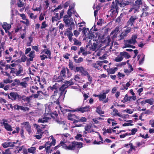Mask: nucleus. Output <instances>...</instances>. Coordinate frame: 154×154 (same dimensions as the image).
<instances>
[{
  "label": "nucleus",
  "mask_w": 154,
  "mask_h": 154,
  "mask_svg": "<svg viewBox=\"0 0 154 154\" xmlns=\"http://www.w3.org/2000/svg\"><path fill=\"white\" fill-rule=\"evenodd\" d=\"M65 84L63 85L59 88V90H57L58 86L56 84L52 86L48 87V89L51 92L54 91V93L51 96V99L53 100L54 103L57 104H59V98L60 97L63 98L66 91V89L68 86L73 85L74 84L73 82L71 80L69 81H66L64 82Z\"/></svg>",
  "instance_id": "nucleus-1"
},
{
  "label": "nucleus",
  "mask_w": 154,
  "mask_h": 154,
  "mask_svg": "<svg viewBox=\"0 0 154 154\" xmlns=\"http://www.w3.org/2000/svg\"><path fill=\"white\" fill-rule=\"evenodd\" d=\"M75 14V11L73 10V8L69 6V9L68 10L67 14L65 15L63 17V20L66 25H69V28L66 29V32L68 30H71L75 28V24L73 22V19L71 17L72 14Z\"/></svg>",
  "instance_id": "nucleus-2"
},
{
  "label": "nucleus",
  "mask_w": 154,
  "mask_h": 154,
  "mask_svg": "<svg viewBox=\"0 0 154 154\" xmlns=\"http://www.w3.org/2000/svg\"><path fill=\"white\" fill-rule=\"evenodd\" d=\"M66 141H61L59 145L54 147V149H56L58 147H61L67 150H73L76 147L81 148L82 147V144L77 142H73L67 146L65 143Z\"/></svg>",
  "instance_id": "nucleus-3"
},
{
  "label": "nucleus",
  "mask_w": 154,
  "mask_h": 154,
  "mask_svg": "<svg viewBox=\"0 0 154 154\" xmlns=\"http://www.w3.org/2000/svg\"><path fill=\"white\" fill-rule=\"evenodd\" d=\"M91 36H89V39L90 40L88 42V44L86 46L87 48L89 46V48L91 50L94 51L97 48L98 41L97 38H94L93 34H91Z\"/></svg>",
  "instance_id": "nucleus-4"
},
{
  "label": "nucleus",
  "mask_w": 154,
  "mask_h": 154,
  "mask_svg": "<svg viewBox=\"0 0 154 154\" xmlns=\"http://www.w3.org/2000/svg\"><path fill=\"white\" fill-rule=\"evenodd\" d=\"M137 38V35H133L131 39L128 40H126L125 41V46L123 47V48L127 47L131 48H135V46L132 45H134L137 43L136 39Z\"/></svg>",
  "instance_id": "nucleus-5"
},
{
  "label": "nucleus",
  "mask_w": 154,
  "mask_h": 154,
  "mask_svg": "<svg viewBox=\"0 0 154 154\" xmlns=\"http://www.w3.org/2000/svg\"><path fill=\"white\" fill-rule=\"evenodd\" d=\"M131 56L129 54L126 52L123 51L121 52L119 55L115 58V61L117 62H120L122 60L124 57L126 59H129Z\"/></svg>",
  "instance_id": "nucleus-6"
},
{
  "label": "nucleus",
  "mask_w": 154,
  "mask_h": 154,
  "mask_svg": "<svg viewBox=\"0 0 154 154\" xmlns=\"http://www.w3.org/2000/svg\"><path fill=\"white\" fill-rule=\"evenodd\" d=\"M60 74L64 78H69L71 75V73L67 68H63L60 72Z\"/></svg>",
  "instance_id": "nucleus-7"
},
{
  "label": "nucleus",
  "mask_w": 154,
  "mask_h": 154,
  "mask_svg": "<svg viewBox=\"0 0 154 154\" xmlns=\"http://www.w3.org/2000/svg\"><path fill=\"white\" fill-rule=\"evenodd\" d=\"M8 98L12 100H15L17 99L19 100L21 98V96L18 94L17 92H11L9 95H8Z\"/></svg>",
  "instance_id": "nucleus-8"
},
{
  "label": "nucleus",
  "mask_w": 154,
  "mask_h": 154,
  "mask_svg": "<svg viewBox=\"0 0 154 154\" xmlns=\"http://www.w3.org/2000/svg\"><path fill=\"white\" fill-rule=\"evenodd\" d=\"M45 114L47 115V116H49L53 109V103L51 102L49 103L48 104L45 105Z\"/></svg>",
  "instance_id": "nucleus-9"
},
{
  "label": "nucleus",
  "mask_w": 154,
  "mask_h": 154,
  "mask_svg": "<svg viewBox=\"0 0 154 154\" xmlns=\"http://www.w3.org/2000/svg\"><path fill=\"white\" fill-rule=\"evenodd\" d=\"M21 127L22 128H25L29 134L31 133V126L28 122H24L21 123Z\"/></svg>",
  "instance_id": "nucleus-10"
},
{
  "label": "nucleus",
  "mask_w": 154,
  "mask_h": 154,
  "mask_svg": "<svg viewBox=\"0 0 154 154\" xmlns=\"http://www.w3.org/2000/svg\"><path fill=\"white\" fill-rule=\"evenodd\" d=\"M13 108L15 109H16L17 110H21L24 112L28 111L29 110V108L21 106H20L18 104L14 105L13 106Z\"/></svg>",
  "instance_id": "nucleus-11"
},
{
  "label": "nucleus",
  "mask_w": 154,
  "mask_h": 154,
  "mask_svg": "<svg viewBox=\"0 0 154 154\" xmlns=\"http://www.w3.org/2000/svg\"><path fill=\"white\" fill-rule=\"evenodd\" d=\"M119 31V29L118 28H116L115 30L111 32L110 33V35H113L111 37L112 41L111 42V44H113V42L115 39V38H116L117 35L118 34V32Z\"/></svg>",
  "instance_id": "nucleus-12"
},
{
  "label": "nucleus",
  "mask_w": 154,
  "mask_h": 154,
  "mask_svg": "<svg viewBox=\"0 0 154 154\" xmlns=\"http://www.w3.org/2000/svg\"><path fill=\"white\" fill-rule=\"evenodd\" d=\"M136 99V97L135 96L128 97L127 94H126L123 100H122V102L125 103L128 101H130L131 100H135Z\"/></svg>",
  "instance_id": "nucleus-13"
},
{
  "label": "nucleus",
  "mask_w": 154,
  "mask_h": 154,
  "mask_svg": "<svg viewBox=\"0 0 154 154\" xmlns=\"http://www.w3.org/2000/svg\"><path fill=\"white\" fill-rule=\"evenodd\" d=\"M99 100L100 101H103L104 103H107L108 101V98H106V95L103 93H100L99 94Z\"/></svg>",
  "instance_id": "nucleus-14"
},
{
  "label": "nucleus",
  "mask_w": 154,
  "mask_h": 154,
  "mask_svg": "<svg viewBox=\"0 0 154 154\" xmlns=\"http://www.w3.org/2000/svg\"><path fill=\"white\" fill-rule=\"evenodd\" d=\"M137 16H132L130 17L129 20L128 22V24L131 26H132L135 20L137 19Z\"/></svg>",
  "instance_id": "nucleus-15"
},
{
  "label": "nucleus",
  "mask_w": 154,
  "mask_h": 154,
  "mask_svg": "<svg viewBox=\"0 0 154 154\" xmlns=\"http://www.w3.org/2000/svg\"><path fill=\"white\" fill-rule=\"evenodd\" d=\"M139 6H133L131 8L129 11V12H131L132 14H135L139 12Z\"/></svg>",
  "instance_id": "nucleus-16"
},
{
  "label": "nucleus",
  "mask_w": 154,
  "mask_h": 154,
  "mask_svg": "<svg viewBox=\"0 0 154 154\" xmlns=\"http://www.w3.org/2000/svg\"><path fill=\"white\" fill-rule=\"evenodd\" d=\"M90 107L88 106H86L85 107H80L79 108H78L75 109L74 111H80L82 112L83 113L85 112L88 111L90 109Z\"/></svg>",
  "instance_id": "nucleus-17"
},
{
  "label": "nucleus",
  "mask_w": 154,
  "mask_h": 154,
  "mask_svg": "<svg viewBox=\"0 0 154 154\" xmlns=\"http://www.w3.org/2000/svg\"><path fill=\"white\" fill-rule=\"evenodd\" d=\"M59 135L60 137L63 138L64 141L69 139L70 138V135L68 133H66L64 134H57L55 135L56 137Z\"/></svg>",
  "instance_id": "nucleus-18"
},
{
  "label": "nucleus",
  "mask_w": 154,
  "mask_h": 154,
  "mask_svg": "<svg viewBox=\"0 0 154 154\" xmlns=\"http://www.w3.org/2000/svg\"><path fill=\"white\" fill-rule=\"evenodd\" d=\"M46 125H42L40 126L39 125H37L36 128L37 129V132L36 134L40 135H42L43 134V132L42 131V130H41L40 128H44L45 127V126H46Z\"/></svg>",
  "instance_id": "nucleus-19"
},
{
  "label": "nucleus",
  "mask_w": 154,
  "mask_h": 154,
  "mask_svg": "<svg viewBox=\"0 0 154 154\" xmlns=\"http://www.w3.org/2000/svg\"><path fill=\"white\" fill-rule=\"evenodd\" d=\"M49 119V116H47V115L45 114L43 118H39L38 122V123H44L47 122Z\"/></svg>",
  "instance_id": "nucleus-20"
},
{
  "label": "nucleus",
  "mask_w": 154,
  "mask_h": 154,
  "mask_svg": "<svg viewBox=\"0 0 154 154\" xmlns=\"http://www.w3.org/2000/svg\"><path fill=\"white\" fill-rule=\"evenodd\" d=\"M119 11V9H111L109 13L110 14V16L112 17H115L117 15Z\"/></svg>",
  "instance_id": "nucleus-21"
},
{
  "label": "nucleus",
  "mask_w": 154,
  "mask_h": 154,
  "mask_svg": "<svg viewBox=\"0 0 154 154\" xmlns=\"http://www.w3.org/2000/svg\"><path fill=\"white\" fill-rule=\"evenodd\" d=\"M128 69H124V72L127 75L129 74L133 70L132 66L129 63L128 64Z\"/></svg>",
  "instance_id": "nucleus-22"
},
{
  "label": "nucleus",
  "mask_w": 154,
  "mask_h": 154,
  "mask_svg": "<svg viewBox=\"0 0 154 154\" xmlns=\"http://www.w3.org/2000/svg\"><path fill=\"white\" fill-rule=\"evenodd\" d=\"M44 53L45 54H46V56H47V57L50 59H51V52L48 49H44L42 51V52L40 54H42V53Z\"/></svg>",
  "instance_id": "nucleus-23"
},
{
  "label": "nucleus",
  "mask_w": 154,
  "mask_h": 154,
  "mask_svg": "<svg viewBox=\"0 0 154 154\" xmlns=\"http://www.w3.org/2000/svg\"><path fill=\"white\" fill-rule=\"evenodd\" d=\"M11 25L9 24H8L6 22H4L2 25V27L5 30V32L7 33L8 30L11 28Z\"/></svg>",
  "instance_id": "nucleus-24"
},
{
  "label": "nucleus",
  "mask_w": 154,
  "mask_h": 154,
  "mask_svg": "<svg viewBox=\"0 0 154 154\" xmlns=\"http://www.w3.org/2000/svg\"><path fill=\"white\" fill-rule=\"evenodd\" d=\"M121 84L122 86L120 88V89L122 90H127L128 89V88L131 85L129 82H128L126 84H124V83H121Z\"/></svg>",
  "instance_id": "nucleus-25"
},
{
  "label": "nucleus",
  "mask_w": 154,
  "mask_h": 154,
  "mask_svg": "<svg viewBox=\"0 0 154 154\" xmlns=\"http://www.w3.org/2000/svg\"><path fill=\"white\" fill-rule=\"evenodd\" d=\"M82 33L84 35H85V36L86 38H89V36H91V34H92L91 33H90L89 31L88 28H83V30L82 31Z\"/></svg>",
  "instance_id": "nucleus-26"
},
{
  "label": "nucleus",
  "mask_w": 154,
  "mask_h": 154,
  "mask_svg": "<svg viewBox=\"0 0 154 154\" xmlns=\"http://www.w3.org/2000/svg\"><path fill=\"white\" fill-rule=\"evenodd\" d=\"M68 119L71 121L77 120L76 119H78L79 117L75 115L74 114L69 113L68 114Z\"/></svg>",
  "instance_id": "nucleus-27"
},
{
  "label": "nucleus",
  "mask_w": 154,
  "mask_h": 154,
  "mask_svg": "<svg viewBox=\"0 0 154 154\" xmlns=\"http://www.w3.org/2000/svg\"><path fill=\"white\" fill-rule=\"evenodd\" d=\"M60 18V17L58 13H54L52 17V22H54L55 21H57Z\"/></svg>",
  "instance_id": "nucleus-28"
},
{
  "label": "nucleus",
  "mask_w": 154,
  "mask_h": 154,
  "mask_svg": "<svg viewBox=\"0 0 154 154\" xmlns=\"http://www.w3.org/2000/svg\"><path fill=\"white\" fill-rule=\"evenodd\" d=\"M117 70L118 68L116 67L107 69V72L109 74H114Z\"/></svg>",
  "instance_id": "nucleus-29"
},
{
  "label": "nucleus",
  "mask_w": 154,
  "mask_h": 154,
  "mask_svg": "<svg viewBox=\"0 0 154 154\" xmlns=\"http://www.w3.org/2000/svg\"><path fill=\"white\" fill-rule=\"evenodd\" d=\"M23 69L21 66H19L18 68V71L16 70V76H20L22 75L23 73Z\"/></svg>",
  "instance_id": "nucleus-30"
},
{
  "label": "nucleus",
  "mask_w": 154,
  "mask_h": 154,
  "mask_svg": "<svg viewBox=\"0 0 154 154\" xmlns=\"http://www.w3.org/2000/svg\"><path fill=\"white\" fill-rule=\"evenodd\" d=\"M29 57V60L32 61L33 60V58L35 56V52L34 51H31L29 53V54L27 55Z\"/></svg>",
  "instance_id": "nucleus-31"
},
{
  "label": "nucleus",
  "mask_w": 154,
  "mask_h": 154,
  "mask_svg": "<svg viewBox=\"0 0 154 154\" xmlns=\"http://www.w3.org/2000/svg\"><path fill=\"white\" fill-rule=\"evenodd\" d=\"M13 143L11 142H5L2 144V146L4 148L8 147H13Z\"/></svg>",
  "instance_id": "nucleus-32"
},
{
  "label": "nucleus",
  "mask_w": 154,
  "mask_h": 154,
  "mask_svg": "<svg viewBox=\"0 0 154 154\" xmlns=\"http://www.w3.org/2000/svg\"><path fill=\"white\" fill-rule=\"evenodd\" d=\"M77 119V120H75V122H73L74 123L80 122H85L87 121V119L85 117H82L80 118H79V119Z\"/></svg>",
  "instance_id": "nucleus-33"
},
{
  "label": "nucleus",
  "mask_w": 154,
  "mask_h": 154,
  "mask_svg": "<svg viewBox=\"0 0 154 154\" xmlns=\"http://www.w3.org/2000/svg\"><path fill=\"white\" fill-rule=\"evenodd\" d=\"M91 128V125H87L85 127V130L86 131H87L88 133L91 132L93 131Z\"/></svg>",
  "instance_id": "nucleus-34"
},
{
  "label": "nucleus",
  "mask_w": 154,
  "mask_h": 154,
  "mask_svg": "<svg viewBox=\"0 0 154 154\" xmlns=\"http://www.w3.org/2000/svg\"><path fill=\"white\" fill-rule=\"evenodd\" d=\"M70 31L69 30H68V31L67 32H68V33L66 35L68 37L69 40L70 42H72V36H73V33Z\"/></svg>",
  "instance_id": "nucleus-35"
},
{
  "label": "nucleus",
  "mask_w": 154,
  "mask_h": 154,
  "mask_svg": "<svg viewBox=\"0 0 154 154\" xmlns=\"http://www.w3.org/2000/svg\"><path fill=\"white\" fill-rule=\"evenodd\" d=\"M113 112H114V116H118L120 117L123 118V116H122V115L121 113L118 112V110L116 109H113Z\"/></svg>",
  "instance_id": "nucleus-36"
},
{
  "label": "nucleus",
  "mask_w": 154,
  "mask_h": 154,
  "mask_svg": "<svg viewBox=\"0 0 154 154\" xmlns=\"http://www.w3.org/2000/svg\"><path fill=\"white\" fill-rule=\"evenodd\" d=\"M36 148L34 147H31L28 149L29 152L32 154H35V152Z\"/></svg>",
  "instance_id": "nucleus-37"
},
{
  "label": "nucleus",
  "mask_w": 154,
  "mask_h": 154,
  "mask_svg": "<svg viewBox=\"0 0 154 154\" xmlns=\"http://www.w3.org/2000/svg\"><path fill=\"white\" fill-rule=\"evenodd\" d=\"M5 128L8 131H11L12 130V129L11 126L7 124H5L4 125Z\"/></svg>",
  "instance_id": "nucleus-38"
},
{
  "label": "nucleus",
  "mask_w": 154,
  "mask_h": 154,
  "mask_svg": "<svg viewBox=\"0 0 154 154\" xmlns=\"http://www.w3.org/2000/svg\"><path fill=\"white\" fill-rule=\"evenodd\" d=\"M118 3L114 2H113L112 4L111 5V8L112 9H118Z\"/></svg>",
  "instance_id": "nucleus-39"
},
{
  "label": "nucleus",
  "mask_w": 154,
  "mask_h": 154,
  "mask_svg": "<svg viewBox=\"0 0 154 154\" xmlns=\"http://www.w3.org/2000/svg\"><path fill=\"white\" fill-rule=\"evenodd\" d=\"M145 102L149 104L150 105H152L153 103L154 100L153 98L146 99L145 100Z\"/></svg>",
  "instance_id": "nucleus-40"
},
{
  "label": "nucleus",
  "mask_w": 154,
  "mask_h": 154,
  "mask_svg": "<svg viewBox=\"0 0 154 154\" xmlns=\"http://www.w3.org/2000/svg\"><path fill=\"white\" fill-rule=\"evenodd\" d=\"M38 89V88L35 86H32L31 87L30 90L31 92L35 93Z\"/></svg>",
  "instance_id": "nucleus-41"
},
{
  "label": "nucleus",
  "mask_w": 154,
  "mask_h": 154,
  "mask_svg": "<svg viewBox=\"0 0 154 154\" xmlns=\"http://www.w3.org/2000/svg\"><path fill=\"white\" fill-rule=\"evenodd\" d=\"M115 2L118 3V4L119 5L120 7H124L127 5L128 4V3H124L122 2L121 3L119 2V0H115Z\"/></svg>",
  "instance_id": "nucleus-42"
},
{
  "label": "nucleus",
  "mask_w": 154,
  "mask_h": 154,
  "mask_svg": "<svg viewBox=\"0 0 154 154\" xmlns=\"http://www.w3.org/2000/svg\"><path fill=\"white\" fill-rule=\"evenodd\" d=\"M45 15V12H43V13H41L39 16V20L40 21H42L44 19V17Z\"/></svg>",
  "instance_id": "nucleus-43"
},
{
  "label": "nucleus",
  "mask_w": 154,
  "mask_h": 154,
  "mask_svg": "<svg viewBox=\"0 0 154 154\" xmlns=\"http://www.w3.org/2000/svg\"><path fill=\"white\" fill-rule=\"evenodd\" d=\"M76 69L77 72H80L81 73L84 72V71L85 70L82 67H76Z\"/></svg>",
  "instance_id": "nucleus-44"
},
{
  "label": "nucleus",
  "mask_w": 154,
  "mask_h": 154,
  "mask_svg": "<svg viewBox=\"0 0 154 154\" xmlns=\"http://www.w3.org/2000/svg\"><path fill=\"white\" fill-rule=\"evenodd\" d=\"M142 4V0H137L135 2V6H138L140 8V6Z\"/></svg>",
  "instance_id": "nucleus-45"
},
{
  "label": "nucleus",
  "mask_w": 154,
  "mask_h": 154,
  "mask_svg": "<svg viewBox=\"0 0 154 154\" xmlns=\"http://www.w3.org/2000/svg\"><path fill=\"white\" fill-rule=\"evenodd\" d=\"M74 42V44L77 45H81V42L79 41L77 39L75 38L73 39Z\"/></svg>",
  "instance_id": "nucleus-46"
},
{
  "label": "nucleus",
  "mask_w": 154,
  "mask_h": 154,
  "mask_svg": "<svg viewBox=\"0 0 154 154\" xmlns=\"http://www.w3.org/2000/svg\"><path fill=\"white\" fill-rule=\"evenodd\" d=\"M3 154H11V152L10 151V149H5V151H3L2 152Z\"/></svg>",
  "instance_id": "nucleus-47"
},
{
  "label": "nucleus",
  "mask_w": 154,
  "mask_h": 154,
  "mask_svg": "<svg viewBox=\"0 0 154 154\" xmlns=\"http://www.w3.org/2000/svg\"><path fill=\"white\" fill-rule=\"evenodd\" d=\"M82 135L80 134H78L75 137V138L77 140H79L81 141H83V139L82 138Z\"/></svg>",
  "instance_id": "nucleus-48"
},
{
  "label": "nucleus",
  "mask_w": 154,
  "mask_h": 154,
  "mask_svg": "<svg viewBox=\"0 0 154 154\" xmlns=\"http://www.w3.org/2000/svg\"><path fill=\"white\" fill-rule=\"evenodd\" d=\"M32 10L34 11H39L40 12L41 10V6H40L39 7H38L33 6L32 8Z\"/></svg>",
  "instance_id": "nucleus-49"
},
{
  "label": "nucleus",
  "mask_w": 154,
  "mask_h": 154,
  "mask_svg": "<svg viewBox=\"0 0 154 154\" xmlns=\"http://www.w3.org/2000/svg\"><path fill=\"white\" fill-rule=\"evenodd\" d=\"M39 93H41L42 94H43L44 96L45 97H47L49 95L48 93L47 92H45V91H38V93L39 94Z\"/></svg>",
  "instance_id": "nucleus-50"
},
{
  "label": "nucleus",
  "mask_w": 154,
  "mask_h": 154,
  "mask_svg": "<svg viewBox=\"0 0 154 154\" xmlns=\"http://www.w3.org/2000/svg\"><path fill=\"white\" fill-rule=\"evenodd\" d=\"M28 15L30 18L33 19H35L37 17L36 15H34L32 13H29Z\"/></svg>",
  "instance_id": "nucleus-51"
},
{
  "label": "nucleus",
  "mask_w": 154,
  "mask_h": 154,
  "mask_svg": "<svg viewBox=\"0 0 154 154\" xmlns=\"http://www.w3.org/2000/svg\"><path fill=\"white\" fill-rule=\"evenodd\" d=\"M32 97V96H29V97H28L24 98L23 100L24 101H26L27 102L29 103L30 101V100H31Z\"/></svg>",
  "instance_id": "nucleus-52"
},
{
  "label": "nucleus",
  "mask_w": 154,
  "mask_h": 154,
  "mask_svg": "<svg viewBox=\"0 0 154 154\" xmlns=\"http://www.w3.org/2000/svg\"><path fill=\"white\" fill-rule=\"evenodd\" d=\"M48 26L45 21L43 22L42 23V25L41 26V28L42 29L45 28Z\"/></svg>",
  "instance_id": "nucleus-53"
},
{
  "label": "nucleus",
  "mask_w": 154,
  "mask_h": 154,
  "mask_svg": "<svg viewBox=\"0 0 154 154\" xmlns=\"http://www.w3.org/2000/svg\"><path fill=\"white\" fill-rule=\"evenodd\" d=\"M131 135V134L130 133H126L125 134L120 135V137L121 138H124L126 136H128V135L129 136V135Z\"/></svg>",
  "instance_id": "nucleus-54"
},
{
  "label": "nucleus",
  "mask_w": 154,
  "mask_h": 154,
  "mask_svg": "<svg viewBox=\"0 0 154 154\" xmlns=\"http://www.w3.org/2000/svg\"><path fill=\"white\" fill-rule=\"evenodd\" d=\"M128 145H129L130 146V149H131L132 150L134 149V150H135V147L131 143H130L129 144H127L125 145V146L126 147H127Z\"/></svg>",
  "instance_id": "nucleus-55"
},
{
  "label": "nucleus",
  "mask_w": 154,
  "mask_h": 154,
  "mask_svg": "<svg viewBox=\"0 0 154 154\" xmlns=\"http://www.w3.org/2000/svg\"><path fill=\"white\" fill-rule=\"evenodd\" d=\"M131 31V28L128 27L125 30L124 32L125 34L126 35L128 34Z\"/></svg>",
  "instance_id": "nucleus-56"
},
{
  "label": "nucleus",
  "mask_w": 154,
  "mask_h": 154,
  "mask_svg": "<svg viewBox=\"0 0 154 154\" xmlns=\"http://www.w3.org/2000/svg\"><path fill=\"white\" fill-rule=\"evenodd\" d=\"M149 10V7L147 6L146 5L144 4L143 5V8H142V11H148Z\"/></svg>",
  "instance_id": "nucleus-57"
},
{
  "label": "nucleus",
  "mask_w": 154,
  "mask_h": 154,
  "mask_svg": "<svg viewBox=\"0 0 154 154\" xmlns=\"http://www.w3.org/2000/svg\"><path fill=\"white\" fill-rule=\"evenodd\" d=\"M5 58L6 60L7 63H9L12 59V57L11 56H8V55H6Z\"/></svg>",
  "instance_id": "nucleus-58"
},
{
  "label": "nucleus",
  "mask_w": 154,
  "mask_h": 154,
  "mask_svg": "<svg viewBox=\"0 0 154 154\" xmlns=\"http://www.w3.org/2000/svg\"><path fill=\"white\" fill-rule=\"evenodd\" d=\"M26 21H20L21 23L25 24L26 26H28L29 25V22L28 19L25 20Z\"/></svg>",
  "instance_id": "nucleus-59"
},
{
  "label": "nucleus",
  "mask_w": 154,
  "mask_h": 154,
  "mask_svg": "<svg viewBox=\"0 0 154 154\" xmlns=\"http://www.w3.org/2000/svg\"><path fill=\"white\" fill-rule=\"evenodd\" d=\"M96 111L100 115L104 114V112L98 107L97 108Z\"/></svg>",
  "instance_id": "nucleus-60"
},
{
  "label": "nucleus",
  "mask_w": 154,
  "mask_h": 154,
  "mask_svg": "<svg viewBox=\"0 0 154 154\" xmlns=\"http://www.w3.org/2000/svg\"><path fill=\"white\" fill-rule=\"evenodd\" d=\"M47 146L46 148L45 149L46 150V152L47 153H51V150L50 149V146Z\"/></svg>",
  "instance_id": "nucleus-61"
},
{
  "label": "nucleus",
  "mask_w": 154,
  "mask_h": 154,
  "mask_svg": "<svg viewBox=\"0 0 154 154\" xmlns=\"http://www.w3.org/2000/svg\"><path fill=\"white\" fill-rule=\"evenodd\" d=\"M149 14V13L146 11H143V13L140 16L141 17H144L148 15Z\"/></svg>",
  "instance_id": "nucleus-62"
},
{
  "label": "nucleus",
  "mask_w": 154,
  "mask_h": 154,
  "mask_svg": "<svg viewBox=\"0 0 154 154\" xmlns=\"http://www.w3.org/2000/svg\"><path fill=\"white\" fill-rule=\"evenodd\" d=\"M83 60L82 57H80L78 59H75V62L76 63H79L82 61Z\"/></svg>",
  "instance_id": "nucleus-63"
},
{
  "label": "nucleus",
  "mask_w": 154,
  "mask_h": 154,
  "mask_svg": "<svg viewBox=\"0 0 154 154\" xmlns=\"http://www.w3.org/2000/svg\"><path fill=\"white\" fill-rule=\"evenodd\" d=\"M20 85L24 88H26L27 85V83L26 82H20Z\"/></svg>",
  "instance_id": "nucleus-64"
}]
</instances>
